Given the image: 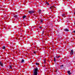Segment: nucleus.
I'll return each mask as SVG.
<instances>
[{"label": "nucleus", "mask_w": 75, "mask_h": 75, "mask_svg": "<svg viewBox=\"0 0 75 75\" xmlns=\"http://www.w3.org/2000/svg\"><path fill=\"white\" fill-rule=\"evenodd\" d=\"M46 4H47L48 5V6H49V5H50V4H49V3L48 2H47Z\"/></svg>", "instance_id": "nucleus-17"}, {"label": "nucleus", "mask_w": 75, "mask_h": 75, "mask_svg": "<svg viewBox=\"0 0 75 75\" xmlns=\"http://www.w3.org/2000/svg\"><path fill=\"white\" fill-rule=\"evenodd\" d=\"M64 31H67V32H68V31H69V30L67 28H65L64 30Z\"/></svg>", "instance_id": "nucleus-3"}, {"label": "nucleus", "mask_w": 75, "mask_h": 75, "mask_svg": "<svg viewBox=\"0 0 75 75\" xmlns=\"http://www.w3.org/2000/svg\"><path fill=\"white\" fill-rule=\"evenodd\" d=\"M44 31H43V33H42V35H43L44 34Z\"/></svg>", "instance_id": "nucleus-25"}, {"label": "nucleus", "mask_w": 75, "mask_h": 75, "mask_svg": "<svg viewBox=\"0 0 75 75\" xmlns=\"http://www.w3.org/2000/svg\"><path fill=\"white\" fill-rule=\"evenodd\" d=\"M56 72H57V70H56Z\"/></svg>", "instance_id": "nucleus-30"}, {"label": "nucleus", "mask_w": 75, "mask_h": 75, "mask_svg": "<svg viewBox=\"0 0 75 75\" xmlns=\"http://www.w3.org/2000/svg\"><path fill=\"white\" fill-rule=\"evenodd\" d=\"M60 58V56H59L58 57V58Z\"/></svg>", "instance_id": "nucleus-23"}, {"label": "nucleus", "mask_w": 75, "mask_h": 75, "mask_svg": "<svg viewBox=\"0 0 75 75\" xmlns=\"http://www.w3.org/2000/svg\"><path fill=\"white\" fill-rule=\"evenodd\" d=\"M71 55H73L74 54V53L70 52Z\"/></svg>", "instance_id": "nucleus-16"}, {"label": "nucleus", "mask_w": 75, "mask_h": 75, "mask_svg": "<svg viewBox=\"0 0 75 75\" xmlns=\"http://www.w3.org/2000/svg\"><path fill=\"white\" fill-rule=\"evenodd\" d=\"M1 67H3V64H2V63L1 64H0Z\"/></svg>", "instance_id": "nucleus-18"}, {"label": "nucleus", "mask_w": 75, "mask_h": 75, "mask_svg": "<svg viewBox=\"0 0 75 75\" xmlns=\"http://www.w3.org/2000/svg\"><path fill=\"white\" fill-rule=\"evenodd\" d=\"M24 62V59H22L21 60V63H23V62Z\"/></svg>", "instance_id": "nucleus-8"}, {"label": "nucleus", "mask_w": 75, "mask_h": 75, "mask_svg": "<svg viewBox=\"0 0 75 75\" xmlns=\"http://www.w3.org/2000/svg\"><path fill=\"white\" fill-rule=\"evenodd\" d=\"M28 13H29L30 14H32V13H34V11H28Z\"/></svg>", "instance_id": "nucleus-2"}, {"label": "nucleus", "mask_w": 75, "mask_h": 75, "mask_svg": "<svg viewBox=\"0 0 75 75\" xmlns=\"http://www.w3.org/2000/svg\"><path fill=\"white\" fill-rule=\"evenodd\" d=\"M54 62H56V58H55V57H54Z\"/></svg>", "instance_id": "nucleus-9"}, {"label": "nucleus", "mask_w": 75, "mask_h": 75, "mask_svg": "<svg viewBox=\"0 0 75 75\" xmlns=\"http://www.w3.org/2000/svg\"><path fill=\"white\" fill-rule=\"evenodd\" d=\"M43 21V19H41L40 21L41 23H42V22Z\"/></svg>", "instance_id": "nucleus-13"}, {"label": "nucleus", "mask_w": 75, "mask_h": 75, "mask_svg": "<svg viewBox=\"0 0 75 75\" xmlns=\"http://www.w3.org/2000/svg\"><path fill=\"white\" fill-rule=\"evenodd\" d=\"M73 33H75V31H73Z\"/></svg>", "instance_id": "nucleus-28"}, {"label": "nucleus", "mask_w": 75, "mask_h": 75, "mask_svg": "<svg viewBox=\"0 0 75 75\" xmlns=\"http://www.w3.org/2000/svg\"><path fill=\"white\" fill-rule=\"evenodd\" d=\"M63 34H64V32H62V33H61H61H60V35H63Z\"/></svg>", "instance_id": "nucleus-11"}, {"label": "nucleus", "mask_w": 75, "mask_h": 75, "mask_svg": "<svg viewBox=\"0 0 75 75\" xmlns=\"http://www.w3.org/2000/svg\"><path fill=\"white\" fill-rule=\"evenodd\" d=\"M38 20H39V21H40V19H38Z\"/></svg>", "instance_id": "nucleus-32"}, {"label": "nucleus", "mask_w": 75, "mask_h": 75, "mask_svg": "<svg viewBox=\"0 0 75 75\" xmlns=\"http://www.w3.org/2000/svg\"><path fill=\"white\" fill-rule=\"evenodd\" d=\"M5 1V0H4Z\"/></svg>", "instance_id": "nucleus-35"}, {"label": "nucleus", "mask_w": 75, "mask_h": 75, "mask_svg": "<svg viewBox=\"0 0 75 75\" xmlns=\"http://www.w3.org/2000/svg\"><path fill=\"white\" fill-rule=\"evenodd\" d=\"M39 28L40 29H41V28H42V26H40L39 27Z\"/></svg>", "instance_id": "nucleus-19"}, {"label": "nucleus", "mask_w": 75, "mask_h": 75, "mask_svg": "<svg viewBox=\"0 0 75 75\" xmlns=\"http://www.w3.org/2000/svg\"><path fill=\"white\" fill-rule=\"evenodd\" d=\"M64 67V65H62L60 66L61 68H62Z\"/></svg>", "instance_id": "nucleus-14"}, {"label": "nucleus", "mask_w": 75, "mask_h": 75, "mask_svg": "<svg viewBox=\"0 0 75 75\" xmlns=\"http://www.w3.org/2000/svg\"><path fill=\"white\" fill-rule=\"evenodd\" d=\"M1 9H0V10H1Z\"/></svg>", "instance_id": "nucleus-34"}, {"label": "nucleus", "mask_w": 75, "mask_h": 75, "mask_svg": "<svg viewBox=\"0 0 75 75\" xmlns=\"http://www.w3.org/2000/svg\"><path fill=\"white\" fill-rule=\"evenodd\" d=\"M70 71H67V73L69 75H71V73H70Z\"/></svg>", "instance_id": "nucleus-5"}, {"label": "nucleus", "mask_w": 75, "mask_h": 75, "mask_svg": "<svg viewBox=\"0 0 75 75\" xmlns=\"http://www.w3.org/2000/svg\"><path fill=\"white\" fill-rule=\"evenodd\" d=\"M50 8H51H51H52V6H51L50 7Z\"/></svg>", "instance_id": "nucleus-24"}, {"label": "nucleus", "mask_w": 75, "mask_h": 75, "mask_svg": "<svg viewBox=\"0 0 75 75\" xmlns=\"http://www.w3.org/2000/svg\"><path fill=\"white\" fill-rule=\"evenodd\" d=\"M1 49L2 50H5V49H6V47L4 46H3L1 47Z\"/></svg>", "instance_id": "nucleus-4"}, {"label": "nucleus", "mask_w": 75, "mask_h": 75, "mask_svg": "<svg viewBox=\"0 0 75 75\" xmlns=\"http://www.w3.org/2000/svg\"><path fill=\"white\" fill-rule=\"evenodd\" d=\"M73 52L74 53V51H73V50H71V52Z\"/></svg>", "instance_id": "nucleus-15"}, {"label": "nucleus", "mask_w": 75, "mask_h": 75, "mask_svg": "<svg viewBox=\"0 0 75 75\" xmlns=\"http://www.w3.org/2000/svg\"><path fill=\"white\" fill-rule=\"evenodd\" d=\"M38 13H41V10L40 9H39V10H38Z\"/></svg>", "instance_id": "nucleus-7"}, {"label": "nucleus", "mask_w": 75, "mask_h": 75, "mask_svg": "<svg viewBox=\"0 0 75 75\" xmlns=\"http://www.w3.org/2000/svg\"><path fill=\"white\" fill-rule=\"evenodd\" d=\"M33 53H34V54H36V52H35V51H34V52H33Z\"/></svg>", "instance_id": "nucleus-22"}, {"label": "nucleus", "mask_w": 75, "mask_h": 75, "mask_svg": "<svg viewBox=\"0 0 75 75\" xmlns=\"http://www.w3.org/2000/svg\"><path fill=\"white\" fill-rule=\"evenodd\" d=\"M2 64V63L1 62H0V64Z\"/></svg>", "instance_id": "nucleus-26"}, {"label": "nucleus", "mask_w": 75, "mask_h": 75, "mask_svg": "<svg viewBox=\"0 0 75 75\" xmlns=\"http://www.w3.org/2000/svg\"><path fill=\"white\" fill-rule=\"evenodd\" d=\"M55 58H58V57L55 56Z\"/></svg>", "instance_id": "nucleus-27"}, {"label": "nucleus", "mask_w": 75, "mask_h": 75, "mask_svg": "<svg viewBox=\"0 0 75 75\" xmlns=\"http://www.w3.org/2000/svg\"><path fill=\"white\" fill-rule=\"evenodd\" d=\"M38 68L37 67L35 69H34V70H33V75H38Z\"/></svg>", "instance_id": "nucleus-1"}, {"label": "nucleus", "mask_w": 75, "mask_h": 75, "mask_svg": "<svg viewBox=\"0 0 75 75\" xmlns=\"http://www.w3.org/2000/svg\"><path fill=\"white\" fill-rule=\"evenodd\" d=\"M74 24H75V23H74Z\"/></svg>", "instance_id": "nucleus-33"}, {"label": "nucleus", "mask_w": 75, "mask_h": 75, "mask_svg": "<svg viewBox=\"0 0 75 75\" xmlns=\"http://www.w3.org/2000/svg\"><path fill=\"white\" fill-rule=\"evenodd\" d=\"M62 16H65V14H62Z\"/></svg>", "instance_id": "nucleus-21"}, {"label": "nucleus", "mask_w": 75, "mask_h": 75, "mask_svg": "<svg viewBox=\"0 0 75 75\" xmlns=\"http://www.w3.org/2000/svg\"><path fill=\"white\" fill-rule=\"evenodd\" d=\"M47 3H48V2H47V1H46V3L47 4Z\"/></svg>", "instance_id": "nucleus-29"}, {"label": "nucleus", "mask_w": 75, "mask_h": 75, "mask_svg": "<svg viewBox=\"0 0 75 75\" xmlns=\"http://www.w3.org/2000/svg\"><path fill=\"white\" fill-rule=\"evenodd\" d=\"M36 65H40V64H39L38 63H36Z\"/></svg>", "instance_id": "nucleus-12"}, {"label": "nucleus", "mask_w": 75, "mask_h": 75, "mask_svg": "<svg viewBox=\"0 0 75 75\" xmlns=\"http://www.w3.org/2000/svg\"><path fill=\"white\" fill-rule=\"evenodd\" d=\"M14 17H15L16 18H18V16L17 15H16L14 16Z\"/></svg>", "instance_id": "nucleus-6"}, {"label": "nucleus", "mask_w": 75, "mask_h": 75, "mask_svg": "<svg viewBox=\"0 0 75 75\" xmlns=\"http://www.w3.org/2000/svg\"><path fill=\"white\" fill-rule=\"evenodd\" d=\"M33 15L34 16H35V15H34V14H33Z\"/></svg>", "instance_id": "nucleus-31"}, {"label": "nucleus", "mask_w": 75, "mask_h": 75, "mask_svg": "<svg viewBox=\"0 0 75 75\" xmlns=\"http://www.w3.org/2000/svg\"><path fill=\"white\" fill-rule=\"evenodd\" d=\"M10 68H12V67H11V65H10Z\"/></svg>", "instance_id": "nucleus-20"}, {"label": "nucleus", "mask_w": 75, "mask_h": 75, "mask_svg": "<svg viewBox=\"0 0 75 75\" xmlns=\"http://www.w3.org/2000/svg\"><path fill=\"white\" fill-rule=\"evenodd\" d=\"M25 17H26V16H23V19H24Z\"/></svg>", "instance_id": "nucleus-10"}]
</instances>
